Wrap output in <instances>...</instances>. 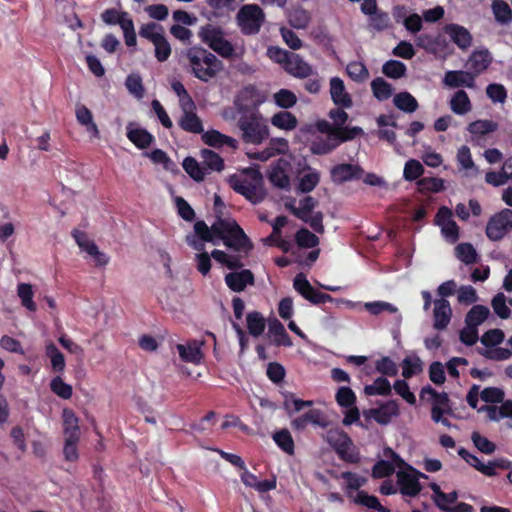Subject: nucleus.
<instances>
[{
	"mask_svg": "<svg viewBox=\"0 0 512 512\" xmlns=\"http://www.w3.org/2000/svg\"><path fill=\"white\" fill-rule=\"evenodd\" d=\"M434 304V327L437 330H443L451 319L452 310L450 303L446 299H438Z\"/></svg>",
	"mask_w": 512,
	"mask_h": 512,
	"instance_id": "6ab92c4d",
	"label": "nucleus"
},
{
	"mask_svg": "<svg viewBox=\"0 0 512 512\" xmlns=\"http://www.w3.org/2000/svg\"><path fill=\"white\" fill-rule=\"evenodd\" d=\"M423 173L424 167L418 160L410 159L405 163L403 175L406 180H417Z\"/></svg>",
	"mask_w": 512,
	"mask_h": 512,
	"instance_id": "e2e57ef3",
	"label": "nucleus"
},
{
	"mask_svg": "<svg viewBox=\"0 0 512 512\" xmlns=\"http://www.w3.org/2000/svg\"><path fill=\"white\" fill-rule=\"evenodd\" d=\"M491 62L492 58L487 49L474 51L468 59V64L475 77L485 71Z\"/></svg>",
	"mask_w": 512,
	"mask_h": 512,
	"instance_id": "aec40b11",
	"label": "nucleus"
},
{
	"mask_svg": "<svg viewBox=\"0 0 512 512\" xmlns=\"http://www.w3.org/2000/svg\"><path fill=\"white\" fill-rule=\"evenodd\" d=\"M283 69L291 76L299 79H306L314 75L313 67L296 53L290 55Z\"/></svg>",
	"mask_w": 512,
	"mask_h": 512,
	"instance_id": "f8f14e48",
	"label": "nucleus"
},
{
	"mask_svg": "<svg viewBox=\"0 0 512 512\" xmlns=\"http://www.w3.org/2000/svg\"><path fill=\"white\" fill-rule=\"evenodd\" d=\"M312 405L313 401L295 398L292 393L286 394L285 401L283 402V408L287 411L289 416H291L292 413L300 412L302 409L311 407Z\"/></svg>",
	"mask_w": 512,
	"mask_h": 512,
	"instance_id": "8fccbe9b",
	"label": "nucleus"
},
{
	"mask_svg": "<svg viewBox=\"0 0 512 512\" xmlns=\"http://www.w3.org/2000/svg\"><path fill=\"white\" fill-rule=\"evenodd\" d=\"M474 446L485 454H492L496 450V445L480 433L474 431L471 435Z\"/></svg>",
	"mask_w": 512,
	"mask_h": 512,
	"instance_id": "774afa93",
	"label": "nucleus"
},
{
	"mask_svg": "<svg viewBox=\"0 0 512 512\" xmlns=\"http://www.w3.org/2000/svg\"><path fill=\"white\" fill-rule=\"evenodd\" d=\"M45 354L50 359L53 371L62 373L65 369V357L54 343L46 345Z\"/></svg>",
	"mask_w": 512,
	"mask_h": 512,
	"instance_id": "2f4dec72",
	"label": "nucleus"
},
{
	"mask_svg": "<svg viewBox=\"0 0 512 512\" xmlns=\"http://www.w3.org/2000/svg\"><path fill=\"white\" fill-rule=\"evenodd\" d=\"M176 348L182 361L197 364L202 358V352L196 341L187 345L177 344Z\"/></svg>",
	"mask_w": 512,
	"mask_h": 512,
	"instance_id": "393cba45",
	"label": "nucleus"
},
{
	"mask_svg": "<svg viewBox=\"0 0 512 512\" xmlns=\"http://www.w3.org/2000/svg\"><path fill=\"white\" fill-rule=\"evenodd\" d=\"M326 438L328 444L342 461L350 464L360 462V452L345 431L339 429L329 430Z\"/></svg>",
	"mask_w": 512,
	"mask_h": 512,
	"instance_id": "20e7f679",
	"label": "nucleus"
},
{
	"mask_svg": "<svg viewBox=\"0 0 512 512\" xmlns=\"http://www.w3.org/2000/svg\"><path fill=\"white\" fill-rule=\"evenodd\" d=\"M364 393L368 396L381 395L388 396L391 394L390 382L384 377H378L371 385H366Z\"/></svg>",
	"mask_w": 512,
	"mask_h": 512,
	"instance_id": "79ce46f5",
	"label": "nucleus"
},
{
	"mask_svg": "<svg viewBox=\"0 0 512 512\" xmlns=\"http://www.w3.org/2000/svg\"><path fill=\"white\" fill-rule=\"evenodd\" d=\"M450 108L457 115L471 111L472 104L468 94L464 90L456 91L450 100Z\"/></svg>",
	"mask_w": 512,
	"mask_h": 512,
	"instance_id": "bb28decb",
	"label": "nucleus"
},
{
	"mask_svg": "<svg viewBox=\"0 0 512 512\" xmlns=\"http://www.w3.org/2000/svg\"><path fill=\"white\" fill-rule=\"evenodd\" d=\"M316 205L317 201L312 196H306L299 201V207L291 206L290 211L298 219L306 221Z\"/></svg>",
	"mask_w": 512,
	"mask_h": 512,
	"instance_id": "58836bf2",
	"label": "nucleus"
},
{
	"mask_svg": "<svg viewBox=\"0 0 512 512\" xmlns=\"http://www.w3.org/2000/svg\"><path fill=\"white\" fill-rule=\"evenodd\" d=\"M235 105L238 112L236 126L242 142L251 145L262 144L270 135L267 120L257 107L252 108L238 101H235Z\"/></svg>",
	"mask_w": 512,
	"mask_h": 512,
	"instance_id": "f257e3e1",
	"label": "nucleus"
},
{
	"mask_svg": "<svg viewBox=\"0 0 512 512\" xmlns=\"http://www.w3.org/2000/svg\"><path fill=\"white\" fill-rule=\"evenodd\" d=\"M363 172V169L359 165L342 163L332 167L330 174L334 183L341 184L354 179H360Z\"/></svg>",
	"mask_w": 512,
	"mask_h": 512,
	"instance_id": "9b49d317",
	"label": "nucleus"
},
{
	"mask_svg": "<svg viewBox=\"0 0 512 512\" xmlns=\"http://www.w3.org/2000/svg\"><path fill=\"white\" fill-rule=\"evenodd\" d=\"M330 96L336 106L351 108L353 105L352 97L346 91L345 84L339 77L330 79Z\"/></svg>",
	"mask_w": 512,
	"mask_h": 512,
	"instance_id": "4468645a",
	"label": "nucleus"
},
{
	"mask_svg": "<svg viewBox=\"0 0 512 512\" xmlns=\"http://www.w3.org/2000/svg\"><path fill=\"white\" fill-rule=\"evenodd\" d=\"M491 305L494 309V312L501 319H508L511 316V310L506 305V297L503 293H498L492 299Z\"/></svg>",
	"mask_w": 512,
	"mask_h": 512,
	"instance_id": "69168bd1",
	"label": "nucleus"
},
{
	"mask_svg": "<svg viewBox=\"0 0 512 512\" xmlns=\"http://www.w3.org/2000/svg\"><path fill=\"white\" fill-rule=\"evenodd\" d=\"M224 245L239 253H244L247 255L252 249L253 244L248 236L245 234L244 230L240 226H236L234 228V232L226 241L223 242Z\"/></svg>",
	"mask_w": 512,
	"mask_h": 512,
	"instance_id": "dca6fc26",
	"label": "nucleus"
},
{
	"mask_svg": "<svg viewBox=\"0 0 512 512\" xmlns=\"http://www.w3.org/2000/svg\"><path fill=\"white\" fill-rule=\"evenodd\" d=\"M406 65L399 60H388L382 66V72L391 79H399L405 76Z\"/></svg>",
	"mask_w": 512,
	"mask_h": 512,
	"instance_id": "37998d69",
	"label": "nucleus"
},
{
	"mask_svg": "<svg viewBox=\"0 0 512 512\" xmlns=\"http://www.w3.org/2000/svg\"><path fill=\"white\" fill-rule=\"evenodd\" d=\"M293 287L304 299L314 305L325 304L333 301L331 295L315 289L302 273L297 274L294 278Z\"/></svg>",
	"mask_w": 512,
	"mask_h": 512,
	"instance_id": "1a4fd4ad",
	"label": "nucleus"
},
{
	"mask_svg": "<svg viewBox=\"0 0 512 512\" xmlns=\"http://www.w3.org/2000/svg\"><path fill=\"white\" fill-rule=\"evenodd\" d=\"M195 108L186 109V105H183V114L178 121L179 127L189 133L201 134L204 131L202 120L193 111Z\"/></svg>",
	"mask_w": 512,
	"mask_h": 512,
	"instance_id": "a211bd4d",
	"label": "nucleus"
},
{
	"mask_svg": "<svg viewBox=\"0 0 512 512\" xmlns=\"http://www.w3.org/2000/svg\"><path fill=\"white\" fill-rule=\"evenodd\" d=\"M185 56L192 74L203 82L213 79L223 69L222 61L203 47H190L186 50Z\"/></svg>",
	"mask_w": 512,
	"mask_h": 512,
	"instance_id": "7ed1b4c3",
	"label": "nucleus"
},
{
	"mask_svg": "<svg viewBox=\"0 0 512 512\" xmlns=\"http://www.w3.org/2000/svg\"><path fill=\"white\" fill-rule=\"evenodd\" d=\"M308 173L304 174L299 179L298 189L302 193H309L314 190V188L320 182V173L312 169L310 166H307Z\"/></svg>",
	"mask_w": 512,
	"mask_h": 512,
	"instance_id": "4c0bfd02",
	"label": "nucleus"
},
{
	"mask_svg": "<svg viewBox=\"0 0 512 512\" xmlns=\"http://www.w3.org/2000/svg\"><path fill=\"white\" fill-rule=\"evenodd\" d=\"M396 477L400 493L409 497H415L421 492L422 485L419 479L427 478L424 473L410 465L407 466V470L398 471Z\"/></svg>",
	"mask_w": 512,
	"mask_h": 512,
	"instance_id": "6e6552de",
	"label": "nucleus"
},
{
	"mask_svg": "<svg viewBox=\"0 0 512 512\" xmlns=\"http://www.w3.org/2000/svg\"><path fill=\"white\" fill-rule=\"evenodd\" d=\"M338 147V143L333 138H322L319 137L311 141L309 149L314 155H327Z\"/></svg>",
	"mask_w": 512,
	"mask_h": 512,
	"instance_id": "7c9ffc66",
	"label": "nucleus"
},
{
	"mask_svg": "<svg viewBox=\"0 0 512 512\" xmlns=\"http://www.w3.org/2000/svg\"><path fill=\"white\" fill-rule=\"evenodd\" d=\"M286 164L285 161L279 160L278 163L271 167L268 175L269 181L280 189H288L290 187V178L284 167Z\"/></svg>",
	"mask_w": 512,
	"mask_h": 512,
	"instance_id": "412c9836",
	"label": "nucleus"
},
{
	"mask_svg": "<svg viewBox=\"0 0 512 512\" xmlns=\"http://www.w3.org/2000/svg\"><path fill=\"white\" fill-rule=\"evenodd\" d=\"M371 89L374 97L379 101H385L389 99L393 93L392 85L381 77H377L372 80Z\"/></svg>",
	"mask_w": 512,
	"mask_h": 512,
	"instance_id": "ea45409f",
	"label": "nucleus"
},
{
	"mask_svg": "<svg viewBox=\"0 0 512 512\" xmlns=\"http://www.w3.org/2000/svg\"><path fill=\"white\" fill-rule=\"evenodd\" d=\"M456 257L466 265L477 262L478 255L471 243H460L455 247Z\"/></svg>",
	"mask_w": 512,
	"mask_h": 512,
	"instance_id": "a19ab883",
	"label": "nucleus"
},
{
	"mask_svg": "<svg viewBox=\"0 0 512 512\" xmlns=\"http://www.w3.org/2000/svg\"><path fill=\"white\" fill-rule=\"evenodd\" d=\"M335 400L339 406L349 408L355 405L356 395L350 387L342 386L338 389Z\"/></svg>",
	"mask_w": 512,
	"mask_h": 512,
	"instance_id": "680f3d73",
	"label": "nucleus"
},
{
	"mask_svg": "<svg viewBox=\"0 0 512 512\" xmlns=\"http://www.w3.org/2000/svg\"><path fill=\"white\" fill-rule=\"evenodd\" d=\"M288 20L292 27L306 29L311 21V15L308 10L296 7L289 13Z\"/></svg>",
	"mask_w": 512,
	"mask_h": 512,
	"instance_id": "473e14b6",
	"label": "nucleus"
},
{
	"mask_svg": "<svg viewBox=\"0 0 512 512\" xmlns=\"http://www.w3.org/2000/svg\"><path fill=\"white\" fill-rule=\"evenodd\" d=\"M51 391L62 399H70L73 394V388L70 384L63 381L60 376L54 377L50 382Z\"/></svg>",
	"mask_w": 512,
	"mask_h": 512,
	"instance_id": "6e6d98bb",
	"label": "nucleus"
},
{
	"mask_svg": "<svg viewBox=\"0 0 512 512\" xmlns=\"http://www.w3.org/2000/svg\"><path fill=\"white\" fill-rule=\"evenodd\" d=\"M275 104L282 109L292 108L297 103L296 95L288 89H280L273 96Z\"/></svg>",
	"mask_w": 512,
	"mask_h": 512,
	"instance_id": "4d7b16f0",
	"label": "nucleus"
},
{
	"mask_svg": "<svg viewBox=\"0 0 512 512\" xmlns=\"http://www.w3.org/2000/svg\"><path fill=\"white\" fill-rule=\"evenodd\" d=\"M276 445L288 455H294L295 444L291 433L287 429H281L273 434Z\"/></svg>",
	"mask_w": 512,
	"mask_h": 512,
	"instance_id": "72a5a7b5",
	"label": "nucleus"
},
{
	"mask_svg": "<svg viewBox=\"0 0 512 512\" xmlns=\"http://www.w3.org/2000/svg\"><path fill=\"white\" fill-rule=\"evenodd\" d=\"M394 105L401 111L413 113L418 108V102L409 92H400L394 96Z\"/></svg>",
	"mask_w": 512,
	"mask_h": 512,
	"instance_id": "f704fd0d",
	"label": "nucleus"
},
{
	"mask_svg": "<svg viewBox=\"0 0 512 512\" xmlns=\"http://www.w3.org/2000/svg\"><path fill=\"white\" fill-rule=\"evenodd\" d=\"M475 75L469 71L453 70L446 72L443 83L450 88H475Z\"/></svg>",
	"mask_w": 512,
	"mask_h": 512,
	"instance_id": "2eb2a0df",
	"label": "nucleus"
},
{
	"mask_svg": "<svg viewBox=\"0 0 512 512\" xmlns=\"http://www.w3.org/2000/svg\"><path fill=\"white\" fill-rule=\"evenodd\" d=\"M369 26L376 31H384L390 26L389 14L385 11H377L369 16Z\"/></svg>",
	"mask_w": 512,
	"mask_h": 512,
	"instance_id": "0e129e2a",
	"label": "nucleus"
},
{
	"mask_svg": "<svg viewBox=\"0 0 512 512\" xmlns=\"http://www.w3.org/2000/svg\"><path fill=\"white\" fill-rule=\"evenodd\" d=\"M355 502L357 504L363 505L369 509H374L377 512H390V510L386 507H384L379 499L374 495H369L365 491H359Z\"/></svg>",
	"mask_w": 512,
	"mask_h": 512,
	"instance_id": "49530a36",
	"label": "nucleus"
},
{
	"mask_svg": "<svg viewBox=\"0 0 512 512\" xmlns=\"http://www.w3.org/2000/svg\"><path fill=\"white\" fill-rule=\"evenodd\" d=\"M201 158L205 166L210 170L220 172L224 169V160L222 157L210 149H202Z\"/></svg>",
	"mask_w": 512,
	"mask_h": 512,
	"instance_id": "de8ad7c7",
	"label": "nucleus"
},
{
	"mask_svg": "<svg viewBox=\"0 0 512 512\" xmlns=\"http://www.w3.org/2000/svg\"><path fill=\"white\" fill-rule=\"evenodd\" d=\"M236 22L242 34L246 36L256 35L265 22V13L257 4H245L240 7L236 14Z\"/></svg>",
	"mask_w": 512,
	"mask_h": 512,
	"instance_id": "423d86ee",
	"label": "nucleus"
},
{
	"mask_svg": "<svg viewBox=\"0 0 512 512\" xmlns=\"http://www.w3.org/2000/svg\"><path fill=\"white\" fill-rule=\"evenodd\" d=\"M402 376L405 379H410L414 375L420 373L422 371V362L419 357H409L407 356L402 361Z\"/></svg>",
	"mask_w": 512,
	"mask_h": 512,
	"instance_id": "5fc2aeb1",
	"label": "nucleus"
},
{
	"mask_svg": "<svg viewBox=\"0 0 512 512\" xmlns=\"http://www.w3.org/2000/svg\"><path fill=\"white\" fill-rule=\"evenodd\" d=\"M247 329L253 337H259L265 330L266 321L258 311L249 312L246 316Z\"/></svg>",
	"mask_w": 512,
	"mask_h": 512,
	"instance_id": "c756f323",
	"label": "nucleus"
},
{
	"mask_svg": "<svg viewBox=\"0 0 512 512\" xmlns=\"http://www.w3.org/2000/svg\"><path fill=\"white\" fill-rule=\"evenodd\" d=\"M492 10L497 22L508 24L512 20V10L504 0H494Z\"/></svg>",
	"mask_w": 512,
	"mask_h": 512,
	"instance_id": "a18cd8bd",
	"label": "nucleus"
},
{
	"mask_svg": "<svg viewBox=\"0 0 512 512\" xmlns=\"http://www.w3.org/2000/svg\"><path fill=\"white\" fill-rule=\"evenodd\" d=\"M490 311L484 305H474L465 316L467 326L478 328L489 316Z\"/></svg>",
	"mask_w": 512,
	"mask_h": 512,
	"instance_id": "c85d7f7f",
	"label": "nucleus"
},
{
	"mask_svg": "<svg viewBox=\"0 0 512 512\" xmlns=\"http://www.w3.org/2000/svg\"><path fill=\"white\" fill-rule=\"evenodd\" d=\"M126 88L128 91L137 98H142L144 94V87L142 78L139 74H130L127 76L125 81Z\"/></svg>",
	"mask_w": 512,
	"mask_h": 512,
	"instance_id": "338daca9",
	"label": "nucleus"
},
{
	"mask_svg": "<svg viewBox=\"0 0 512 512\" xmlns=\"http://www.w3.org/2000/svg\"><path fill=\"white\" fill-rule=\"evenodd\" d=\"M17 294L21 300L22 305L31 312L37 310V306L33 301V289L28 283H20L17 287Z\"/></svg>",
	"mask_w": 512,
	"mask_h": 512,
	"instance_id": "09e8293b",
	"label": "nucleus"
},
{
	"mask_svg": "<svg viewBox=\"0 0 512 512\" xmlns=\"http://www.w3.org/2000/svg\"><path fill=\"white\" fill-rule=\"evenodd\" d=\"M162 34H164L163 27L155 22L143 24L139 29V35L152 43Z\"/></svg>",
	"mask_w": 512,
	"mask_h": 512,
	"instance_id": "052dcab7",
	"label": "nucleus"
},
{
	"mask_svg": "<svg viewBox=\"0 0 512 512\" xmlns=\"http://www.w3.org/2000/svg\"><path fill=\"white\" fill-rule=\"evenodd\" d=\"M227 182L231 189L252 204L261 203L266 196L263 176L258 169L246 168L243 170V176L232 174L227 178Z\"/></svg>",
	"mask_w": 512,
	"mask_h": 512,
	"instance_id": "f03ea898",
	"label": "nucleus"
},
{
	"mask_svg": "<svg viewBox=\"0 0 512 512\" xmlns=\"http://www.w3.org/2000/svg\"><path fill=\"white\" fill-rule=\"evenodd\" d=\"M153 45L155 47V58L157 59V61H167L171 55L172 49L170 43L168 42L164 34H162L158 39H156L153 42Z\"/></svg>",
	"mask_w": 512,
	"mask_h": 512,
	"instance_id": "bf43d9fd",
	"label": "nucleus"
},
{
	"mask_svg": "<svg viewBox=\"0 0 512 512\" xmlns=\"http://www.w3.org/2000/svg\"><path fill=\"white\" fill-rule=\"evenodd\" d=\"M428 394L433 398L434 404L442 407L443 409H448L450 406V399L446 392H437L434 388L427 385L421 389L420 396L424 398V396Z\"/></svg>",
	"mask_w": 512,
	"mask_h": 512,
	"instance_id": "13d9d810",
	"label": "nucleus"
},
{
	"mask_svg": "<svg viewBox=\"0 0 512 512\" xmlns=\"http://www.w3.org/2000/svg\"><path fill=\"white\" fill-rule=\"evenodd\" d=\"M254 274L249 269L230 272L225 275L226 285L234 292H242L247 285H254Z\"/></svg>",
	"mask_w": 512,
	"mask_h": 512,
	"instance_id": "ddd939ff",
	"label": "nucleus"
},
{
	"mask_svg": "<svg viewBox=\"0 0 512 512\" xmlns=\"http://www.w3.org/2000/svg\"><path fill=\"white\" fill-rule=\"evenodd\" d=\"M269 333L274 336V344L276 346L290 347L293 342L285 330L283 324L276 318L269 322Z\"/></svg>",
	"mask_w": 512,
	"mask_h": 512,
	"instance_id": "b1692460",
	"label": "nucleus"
},
{
	"mask_svg": "<svg viewBox=\"0 0 512 512\" xmlns=\"http://www.w3.org/2000/svg\"><path fill=\"white\" fill-rule=\"evenodd\" d=\"M497 129L498 124L492 120H476L467 127L470 134L479 137L495 132Z\"/></svg>",
	"mask_w": 512,
	"mask_h": 512,
	"instance_id": "c9c22d12",
	"label": "nucleus"
},
{
	"mask_svg": "<svg viewBox=\"0 0 512 512\" xmlns=\"http://www.w3.org/2000/svg\"><path fill=\"white\" fill-rule=\"evenodd\" d=\"M366 419H373L380 425H387L392 418L399 415V406L395 400H389L378 408H371L364 411Z\"/></svg>",
	"mask_w": 512,
	"mask_h": 512,
	"instance_id": "9d476101",
	"label": "nucleus"
},
{
	"mask_svg": "<svg viewBox=\"0 0 512 512\" xmlns=\"http://www.w3.org/2000/svg\"><path fill=\"white\" fill-rule=\"evenodd\" d=\"M418 189L421 193H438L444 190V180L437 177H424L418 180Z\"/></svg>",
	"mask_w": 512,
	"mask_h": 512,
	"instance_id": "603ef678",
	"label": "nucleus"
},
{
	"mask_svg": "<svg viewBox=\"0 0 512 512\" xmlns=\"http://www.w3.org/2000/svg\"><path fill=\"white\" fill-rule=\"evenodd\" d=\"M445 33L449 35L451 41L463 51L467 50L472 44L471 33L459 24H448L445 26Z\"/></svg>",
	"mask_w": 512,
	"mask_h": 512,
	"instance_id": "f3484780",
	"label": "nucleus"
},
{
	"mask_svg": "<svg viewBox=\"0 0 512 512\" xmlns=\"http://www.w3.org/2000/svg\"><path fill=\"white\" fill-rule=\"evenodd\" d=\"M334 131L333 139L338 143V146L343 142L353 140L363 133V130L360 127H343V125L335 127Z\"/></svg>",
	"mask_w": 512,
	"mask_h": 512,
	"instance_id": "3c124183",
	"label": "nucleus"
},
{
	"mask_svg": "<svg viewBox=\"0 0 512 512\" xmlns=\"http://www.w3.org/2000/svg\"><path fill=\"white\" fill-rule=\"evenodd\" d=\"M185 172L196 182L204 180L206 172L193 157H186L182 163Z\"/></svg>",
	"mask_w": 512,
	"mask_h": 512,
	"instance_id": "c03bdc74",
	"label": "nucleus"
},
{
	"mask_svg": "<svg viewBox=\"0 0 512 512\" xmlns=\"http://www.w3.org/2000/svg\"><path fill=\"white\" fill-rule=\"evenodd\" d=\"M321 412L318 409H311L305 414L295 418L291 422V426L295 430H303L308 424H320Z\"/></svg>",
	"mask_w": 512,
	"mask_h": 512,
	"instance_id": "e433bc0d",
	"label": "nucleus"
},
{
	"mask_svg": "<svg viewBox=\"0 0 512 512\" xmlns=\"http://www.w3.org/2000/svg\"><path fill=\"white\" fill-rule=\"evenodd\" d=\"M512 231V210L504 208L493 214L485 228V234L490 241L498 242Z\"/></svg>",
	"mask_w": 512,
	"mask_h": 512,
	"instance_id": "0eeeda50",
	"label": "nucleus"
},
{
	"mask_svg": "<svg viewBox=\"0 0 512 512\" xmlns=\"http://www.w3.org/2000/svg\"><path fill=\"white\" fill-rule=\"evenodd\" d=\"M239 226L235 220L222 219L218 217L213 223V232L215 239L222 240L223 242L233 234L234 228Z\"/></svg>",
	"mask_w": 512,
	"mask_h": 512,
	"instance_id": "cd10ccee",
	"label": "nucleus"
},
{
	"mask_svg": "<svg viewBox=\"0 0 512 512\" xmlns=\"http://www.w3.org/2000/svg\"><path fill=\"white\" fill-rule=\"evenodd\" d=\"M127 138L138 148L146 149L154 142V136L143 128L128 129Z\"/></svg>",
	"mask_w": 512,
	"mask_h": 512,
	"instance_id": "a878e982",
	"label": "nucleus"
},
{
	"mask_svg": "<svg viewBox=\"0 0 512 512\" xmlns=\"http://www.w3.org/2000/svg\"><path fill=\"white\" fill-rule=\"evenodd\" d=\"M271 124L281 130L291 131L298 125V120L294 114L289 111H279L271 119Z\"/></svg>",
	"mask_w": 512,
	"mask_h": 512,
	"instance_id": "5701e85b",
	"label": "nucleus"
},
{
	"mask_svg": "<svg viewBox=\"0 0 512 512\" xmlns=\"http://www.w3.org/2000/svg\"><path fill=\"white\" fill-rule=\"evenodd\" d=\"M295 241L301 248H314L319 244V238L306 228H300L296 232Z\"/></svg>",
	"mask_w": 512,
	"mask_h": 512,
	"instance_id": "864d4df0",
	"label": "nucleus"
},
{
	"mask_svg": "<svg viewBox=\"0 0 512 512\" xmlns=\"http://www.w3.org/2000/svg\"><path fill=\"white\" fill-rule=\"evenodd\" d=\"M198 36L204 44L221 57L231 58L234 56V46L225 39L224 31L220 26L206 24L199 29Z\"/></svg>",
	"mask_w": 512,
	"mask_h": 512,
	"instance_id": "39448f33",
	"label": "nucleus"
},
{
	"mask_svg": "<svg viewBox=\"0 0 512 512\" xmlns=\"http://www.w3.org/2000/svg\"><path fill=\"white\" fill-rule=\"evenodd\" d=\"M62 417L65 438L80 439L79 419L73 410L65 408Z\"/></svg>",
	"mask_w": 512,
	"mask_h": 512,
	"instance_id": "4be33fe9",
	"label": "nucleus"
}]
</instances>
